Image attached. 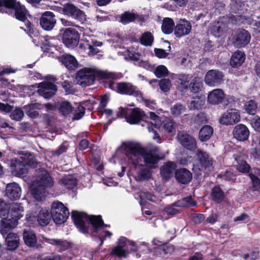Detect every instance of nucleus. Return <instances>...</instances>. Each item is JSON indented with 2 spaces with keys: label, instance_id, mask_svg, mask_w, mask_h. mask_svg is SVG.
I'll list each match as a JSON object with an SVG mask.
<instances>
[{
  "label": "nucleus",
  "instance_id": "f257e3e1",
  "mask_svg": "<svg viewBox=\"0 0 260 260\" xmlns=\"http://www.w3.org/2000/svg\"><path fill=\"white\" fill-rule=\"evenodd\" d=\"M121 148L128 153L129 162L135 166V179L138 181H143L150 178L151 172L144 166L139 165V161L143 158L148 166L154 167L159 159L156 154L158 148L156 147L153 150L145 151L138 143L134 142L124 143Z\"/></svg>",
  "mask_w": 260,
  "mask_h": 260
},
{
  "label": "nucleus",
  "instance_id": "f03ea898",
  "mask_svg": "<svg viewBox=\"0 0 260 260\" xmlns=\"http://www.w3.org/2000/svg\"><path fill=\"white\" fill-rule=\"evenodd\" d=\"M53 181L50 174L44 170H40L36 179L30 186V192L32 197L38 201H41L47 196L45 188L51 187Z\"/></svg>",
  "mask_w": 260,
  "mask_h": 260
},
{
  "label": "nucleus",
  "instance_id": "7ed1b4c3",
  "mask_svg": "<svg viewBox=\"0 0 260 260\" xmlns=\"http://www.w3.org/2000/svg\"><path fill=\"white\" fill-rule=\"evenodd\" d=\"M111 75L103 72L95 67L84 68L79 70L76 75L77 83L83 87L92 84L96 78L109 79Z\"/></svg>",
  "mask_w": 260,
  "mask_h": 260
},
{
  "label": "nucleus",
  "instance_id": "20e7f679",
  "mask_svg": "<svg viewBox=\"0 0 260 260\" xmlns=\"http://www.w3.org/2000/svg\"><path fill=\"white\" fill-rule=\"evenodd\" d=\"M25 165L34 168L37 167L34 156L28 152L20 154L19 158L12 159L11 165L12 173L20 177L25 176L27 173Z\"/></svg>",
  "mask_w": 260,
  "mask_h": 260
},
{
  "label": "nucleus",
  "instance_id": "39448f33",
  "mask_svg": "<svg viewBox=\"0 0 260 260\" xmlns=\"http://www.w3.org/2000/svg\"><path fill=\"white\" fill-rule=\"evenodd\" d=\"M24 208L21 204L14 203L11 207L9 219H5L1 223L0 232L4 236L9 230L15 228L17 221L23 215Z\"/></svg>",
  "mask_w": 260,
  "mask_h": 260
},
{
  "label": "nucleus",
  "instance_id": "423d86ee",
  "mask_svg": "<svg viewBox=\"0 0 260 260\" xmlns=\"http://www.w3.org/2000/svg\"><path fill=\"white\" fill-rule=\"evenodd\" d=\"M138 248L139 246L136 242L121 237L118 239L117 245L113 249L111 254L118 257H125L132 252L137 251Z\"/></svg>",
  "mask_w": 260,
  "mask_h": 260
},
{
  "label": "nucleus",
  "instance_id": "0eeeda50",
  "mask_svg": "<svg viewBox=\"0 0 260 260\" xmlns=\"http://www.w3.org/2000/svg\"><path fill=\"white\" fill-rule=\"evenodd\" d=\"M118 117L124 116L126 121L132 124L138 123L145 118V114L140 108L128 109L120 107L117 113Z\"/></svg>",
  "mask_w": 260,
  "mask_h": 260
},
{
  "label": "nucleus",
  "instance_id": "6e6552de",
  "mask_svg": "<svg viewBox=\"0 0 260 260\" xmlns=\"http://www.w3.org/2000/svg\"><path fill=\"white\" fill-rule=\"evenodd\" d=\"M45 81L37 84L38 92L45 99H50L52 97L57 91V87L52 82L56 80L54 77L48 75L44 78Z\"/></svg>",
  "mask_w": 260,
  "mask_h": 260
},
{
  "label": "nucleus",
  "instance_id": "1a4fd4ad",
  "mask_svg": "<svg viewBox=\"0 0 260 260\" xmlns=\"http://www.w3.org/2000/svg\"><path fill=\"white\" fill-rule=\"evenodd\" d=\"M52 219L56 224H61L66 221L69 216V211L64 205L58 201L54 202L51 210Z\"/></svg>",
  "mask_w": 260,
  "mask_h": 260
},
{
  "label": "nucleus",
  "instance_id": "9d476101",
  "mask_svg": "<svg viewBox=\"0 0 260 260\" xmlns=\"http://www.w3.org/2000/svg\"><path fill=\"white\" fill-rule=\"evenodd\" d=\"M95 217L99 216H88L83 212L77 211H73L72 214V217L77 228L83 233L88 232L87 225L91 224V220Z\"/></svg>",
  "mask_w": 260,
  "mask_h": 260
},
{
  "label": "nucleus",
  "instance_id": "9b49d317",
  "mask_svg": "<svg viewBox=\"0 0 260 260\" xmlns=\"http://www.w3.org/2000/svg\"><path fill=\"white\" fill-rule=\"evenodd\" d=\"M37 216V221L41 226H46L49 224L51 216L49 210L45 208L38 209V211H30L26 215V219L28 221H33L36 220Z\"/></svg>",
  "mask_w": 260,
  "mask_h": 260
},
{
  "label": "nucleus",
  "instance_id": "f8f14e48",
  "mask_svg": "<svg viewBox=\"0 0 260 260\" xmlns=\"http://www.w3.org/2000/svg\"><path fill=\"white\" fill-rule=\"evenodd\" d=\"M14 8L15 10V16L17 19L24 22L26 18L27 11L25 7L15 0H0V6Z\"/></svg>",
  "mask_w": 260,
  "mask_h": 260
},
{
  "label": "nucleus",
  "instance_id": "ddd939ff",
  "mask_svg": "<svg viewBox=\"0 0 260 260\" xmlns=\"http://www.w3.org/2000/svg\"><path fill=\"white\" fill-rule=\"evenodd\" d=\"M228 19L225 17L218 18L210 26L209 31L216 37L224 36L228 30Z\"/></svg>",
  "mask_w": 260,
  "mask_h": 260
},
{
  "label": "nucleus",
  "instance_id": "4468645a",
  "mask_svg": "<svg viewBox=\"0 0 260 260\" xmlns=\"http://www.w3.org/2000/svg\"><path fill=\"white\" fill-rule=\"evenodd\" d=\"M151 124L154 125L156 128H159L161 125L162 128L168 133H173L175 131L174 123L169 119H165L161 123L159 117L154 112H151L149 113Z\"/></svg>",
  "mask_w": 260,
  "mask_h": 260
},
{
  "label": "nucleus",
  "instance_id": "2eb2a0df",
  "mask_svg": "<svg viewBox=\"0 0 260 260\" xmlns=\"http://www.w3.org/2000/svg\"><path fill=\"white\" fill-rule=\"evenodd\" d=\"M79 35L78 31L72 28H67L63 34L62 41L68 48H73L77 46L79 41Z\"/></svg>",
  "mask_w": 260,
  "mask_h": 260
},
{
  "label": "nucleus",
  "instance_id": "dca6fc26",
  "mask_svg": "<svg viewBox=\"0 0 260 260\" xmlns=\"http://www.w3.org/2000/svg\"><path fill=\"white\" fill-rule=\"evenodd\" d=\"M91 224L95 230L96 233L99 235V238L101 241V244H103V240L106 238H110L111 236V233L105 230V227L107 226V225L104 224L100 216L93 217L91 220Z\"/></svg>",
  "mask_w": 260,
  "mask_h": 260
},
{
  "label": "nucleus",
  "instance_id": "f3484780",
  "mask_svg": "<svg viewBox=\"0 0 260 260\" xmlns=\"http://www.w3.org/2000/svg\"><path fill=\"white\" fill-rule=\"evenodd\" d=\"M241 116L237 109H231L224 113L221 116L219 121L222 124L233 125L240 121Z\"/></svg>",
  "mask_w": 260,
  "mask_h": 260
},
{
  "label": "nucleus",
  "instance_id": "a211bd4d",
  "mask_svg": "<svg viewBox=\"0 0 260 260\" xmlns=\"http://www.w3.org/2000/svg\"><path fill=\"white\" fill-rule=\"evenodd\" d=\"M117 92L121 94L141 97L142 93L138 89L129 83L120 82L116 84Z\"/></svg>",
  "mask_w": 260,
  "mask_h": 260
},
{
  "label": "nucleus",
  "instance_id": "6ab92c4d",
  "mask_svg": "<svg viewBox=\"0 0 260 260\" xmlns=\"http://www.w3.org/2000/svg\"><path fill=\"white\" fill-rule=\"evenodd\" d=\"M223 78L222 72L216 70H211L206 73L204 81L208 86H215L221 83Z\"/></svg>",
  "mask_w": 260,
  "mask_h": 260
},
{
  "label": "nucleus",
  "instance_id": "aec40b11",
  "mask_svg": "<svg viewBox=\"0 0 260 260\" xmlns=\"http://www.w3.org/2000/svg\"><path fill=\"white\" fill-rule=\"evenodd\" d=\"M251 36L248 31L242 29L238 31L233 38V43L237 47L247 45L250 41Z\"/></svg>",
  "mask_w": 260,
  "mask_h": 260
},
{
  "label": "nucleus",
  "instance_id": "412c9836",
  "mask_svg": "<svg viewBox=\"0 0 260 260\" xmlns=\"http://www.w3.org/2000/svg\"><path fill=\"white\" fill-rule=\"evenodd\" d=\"M197 157L198 161L196 164L193 165V169L197 168L201 170L208 168L212 165V158L205 152L198 150L197 152Z\"/></svg>",
  "mask_w": 260,
  "mask_h": 260
},
{
  "label": "nucleus",
  "instance_id": "4be33fe9",
  "mask_svg": "<svg viewBox=\"0 0 260 260\" xmlns=\"http://www.w3.org/2000/svg\"><path fill=\"white\" fill-rule=\"evenodd\" d=\"M190 23L185 19H180L174 28V35L177 38H181L189 34L191 30Z\"/></svg>",
  "mask_w": 260,
  "mask_h": 260
},
{
  "label": "nucleus",
  "instance_id": "5701e85b",
  "mask_svg": "<svg viewBox=\"0 0 260 260\" xmlns=\"http://www.w3.org/2000/svg\"><path fill=\"white\" fill-rule=\"evenodd\" d=\"M40 23L41 27L46 30H51L56 23V19L53 13L51 12H45L40 19Z\"/></svg>",
  "mask_w": 260,
  "mask_h": 260
},
{
  "label": "nucleus",
  "instance_id": "b1692460",
  "mask_svg": "<svg viewBox=\"0 0 260 260\" xmlns=\"http://www.w3.org/2000/svg\"><path fill=\"white\" fill-rule=\"evenodd\" d=\"M178 140L180 144L189 150H193L196 148L197 143L195 139L188 134L180 132L178 134Z\"/></svg>",
  "mask_w": 260,
  "mask_h": 260
},
{
  "label": "nucleus",
  "instance_id": "393cba45",
  "mask_svg": "<svg viewBox=\"0 0 260 260\" xmlns=\"http://www.w3.org/2000/svg\"><path fill=\"white\" fill-rule=\"evenodd\" d=\"M233 135L237 140L245 141L248 139L249 136V131L246 125L239 124L234 128Z\"/></svg>",
  "mask_w": 260,
  "mask_h": 260
},
{
  "label": "nucleus",
  "instance_id": "a878e982",
  "mask_svg": "<svg viewBox=\"0 0 260 260\" xmlns=\"http://www.w3.org/2000/svg\"><path fill=\"white\" fill-rule=\"evenodd\" d=\"M225 98V94L221 89H215L209 92L207 96V102L213 105L221 103Z\"/></svg>",
  "mask_w": 260,
  "mask_h": 260
},
{
  "label": "nucleus",
  "instance_id": "bb28decb",
  "mask_svg": "<svg viewBox=\"0 0 260 260\" xmlns=\"http://www.w3.org/2000/svg\"><path fill=\"white\" fill-rule=\"evenodd\" d=\"M6 194L10 200H18L21 197V189L16 183H9L6 186Z\"/></svg>",
  "mask_w": 260,
  "mask_h": 260
},
{
  "label": "nucleus",
  "instance_id": "cd10ccee",
  "mask_svg": "<svg viewBox=\"0 0 260 260\" xmlns=\"http://www.w3.org/2000/svg\"><path fill=\"white\" fill-rule=\"evenodd\" d=\"M59 60L69 70H74L79 67V62L76 58L70 54H65L59 58Z\"/></svg>",
  "mask_w": 260,
  "mask_h": 260
},
{
  "label": "nucleus",
  "instance_id": "c85d7f7f",
  "mask_svg": "<svg viewBox=\"0 0 260 260\" xmlns=\"http://www.w3.org/2000/svg\"><path fill=\"white\" fill-rule=\"evenodd\" d=\"M42 239L47 243L54 245L60 250H65L71 247V244L69 242L65 240H61L55 239H49L45 238L44 236H42Z\"/></svg>",
  "mask_w": 260,
  "mask_h": 260
},
{
  "label": "nucleus",
  "instance_id": "c756f323",
  "mask_svg": "<svg viewBox=\"0 0 260 260\" xmlns=\"http://www.w3.org/2000/svg\"><path fill=\"white\" fill-rule=\"evenodd\" d=\"M176 169L175 164L172 162H168L161 167L160 174L165 180H168L171 178Z\"/></svg>",
  "mask_w": 260,
  "mask_h": 260
},
{
  "label": "nucleus",
  "instance_id": "7c9ffc66",
  "mask_svg": "<svg viewBox=\"0 0 260 260\" xmlns=\"http://www.w3.org/2000/svg\"><path fill=\"white\" fill-rule=\"evenodd\" d=\"M176 179L182 184L190 182L192 178L191 173L187 170L181 169L177 170L175 174Z\"/></svg>",
  "mask_w": 260,
  "mask_h": 260
},
{
  "label": "nucleus",
  "instance_id": "2f4dec72",
  "mask_svg": "<svg viewBox=\"0 0 260 260\" xmlns=\"http://www.w3.org/2000/svg\"><path fill=\"white\" fill-rule=\"evenodd\" d=\"M245 56L244 52L240 51H236L231 58L230 64L234 68L240 66L244 61Z\"/></svg>",
  "mask_w": 260,
  "mask_h": 260
},
{
  "label": "nucleus",
  "instance_id": "473e14b6",
  "mask_svg": "<svg viewBox=\"0 0 260 260\" xmlns=\"http://www.w3.org/2000/svg\"><path fill=\"white\" fill-rule=\"evenodd\" d=\"M213 133V128L210 125H206L202 127L199 131V139L201 142L209 140Z\"/></svg>",
  "mask_w": 260,
  "mask_h": 260
},
{
  "label": "nucleus",
  "instance_id": "72a5a7b5",
  "mask_svg": "<svg viewBox=\"0 0 260 260\" xmlns=\"http://www.w3.org/2000/svg\"><path fill=\"white\" fill-rule=\"evenodd\" d=\"M19 237L15 233H9L6 238V243L9 250L16 249L19 245Z\"/></svg>",
  "mask_w": 260,
  "mask_h": 260
},
{
  "label": "nucleus",
  "instance_id": "f704fd0d",
  "mask_svg": "<svg viewBox=\"0 0 260 260\" xmlns=\"http://www.w3.org/2000/svg\"><path fill=\"white\" fill-rule=\"evenodd\" d=\"M190 83L188 85V89L190 91L196 93L201 90L203 86V81L201 78L195 77L190 81Z\"/></svg>",
  "mask_w": 260,
  "mask_h": 260
},
{
  "label": "nucleus",
  "instance_id": "c9c22d12",
  "mask_svg": "<svg viewBox=\"0 0 260 260\" xmlns=\"http://www.w3.org/2000/svg\"><path fill=\"white\" fill-rule=\"evenodd\" d=\"M175 23L173 20L170 18H165L162 20L161 30L165 34H171L175 28Z\"/></svg>",
  "mask_w": 260,
  "mask_h": 260
},
{
  "label": "nucleus",
  "instance_id": "e433bc0d",
  "mask_svg": "<svg viewBox=\"0 0 260 260\" xmlns=\"http://www.w3.org/2000/svg\"><path fill=\"white\" fill-rule=\"evenodd\" d=\"M89 104L90 105L87 108L88 110H91L93 108V105L92 103H91L89 101H86L78 106L73 118L74 120H78L82 117L84 114L85 107H87Z\"/></svg>",
  "mask_w": 260,
  "mask_h": 260
},
{
  "label": "nucleus",
  "instance_id": "4c0bfd02",
  "mask_svg": "<svg viewBox=\"0 0 260 260\" xmlns=\"http://www.w3.org/2000/svg\"><path fill=\"white\" fill-rule=\"evenodd\" d=\"M23 240L28 246L34 247L37 244V238L35 233L30 231H24L23 233Z\"/></svg>",
  "mask_w": 260,
  "mask_h": 260
},
{
  "label": "nucleus",
  "instance_id": "58836bf2",
  "mask_svg": "<svg viewBox=\"0 0 260 260\" xmlns=\"http://www.w3.org/2000/svg\"><path fill=\"white\" fill-rule=\"evenodd\" d=\"M42 105L38 103H35L33 104L28 105L25 107V108L27 110V115L29 117L34 118L37 117L39 115V113L36 110L40 109L42 108Z\"/></svg>",
  "mask_w": 260,
  "mask_h": 260
},
{
  "label": "nucleus",
  "instance_id": "ea45409f",
  "mask_svg": "<svg viewBox=\"0 0 260 260\" xmlns=\"http://www.w3.org/2000/svg\"><path fill=\"white\" fill-rule=\"evenodd\" d=\"M205 99L203 96H196L194 98L189 105L190 109H199L205 104Z\"/></svg>",
  "mask_w": 260,
  "mask_h": 260
},
{
  "label": "nucleus",
  "instance_id": "a19ab883",
  "mask_svg": "<svg viewBox=\"0 0 260 260\" xmlns=\"http://www.w3.org/2000/svg\"><path fill=\"white\" fill-rule=\"evenodd\" d=\"M196 203L191 197L184 198L182 200L179 201L174 204L176 207H184L196 206Z\"/></svg>",
  "mask_w": 260,
  "mask_h": 260
},
{
  "label": "nucleus",
  "instance_id": "79ce46f5",
  "mask_svg": "<svg viewBox=\"0 0 260 260\" xmlns=\"http://www.w3.org/2000/svg\"><path fill=\"white\" fill-rule=\"evenodd\" d=\"M55 40L53 38H50L48 37H45L42 38L41 41L43 42V45L41 46L42 50L44 52H48L54 48V44L53 42Z\"/></svg>",
  "mask_w": 260,
  "mask_h": 260
},
{
  "label": "nucleus",
  "instance_id": "37998d69",
  "mask_svg": "<svg viewBox=\"0 0 260 260\" xmlns=\"http://www.w3.org/2000/svg\"><path fill=\"white\" fill-rule=\"evenodd\" d=\"M59 110L62 115L67 116L72 113L73 108L69 102L64 101L61 103Z\"/></svg>",
  "mask_w": 260,
  "mask_h": 260
},
{
  "label": "nucleus",
  "instance_id": "c03bdc74",
  "mask_svg": "<svg viewBox=\"0 0 260 260\" xmlns=\"http://www.w3.org/2000/svg\"><path fill=\"white\" fill-rule=\"evenodd\" d=\"M61 184L68 188H72L76 186V180L73 176L68 175L61 180Z\"/></svg>",
  "mask_w": 260,
  "mask_h": 260
},
{
  "label": "nucleus",
  "instance_id": "a18cd8bd",
  "mask_svg": "<svg viewBox=\"0 0 260 260\" xmlns=\"http://www.w3.org/2000/svg\"><path fill=\"white\" fill-rule=\"evenodd\" d=\"M211 197L217 202L221 201L224 198V193L219 187L216 186L212 190Z\"/></svg>",
  "mask_w": 260,
  "mask_h": 260
},
{
  "label": "nucleus",
  "instance_id": "49530a36",
  "mask_svg": "<svg viewBox=\"0 0 260 260\" xmlns=\"http://www.w3.org/2000/svg\"><path fill=\"white\" fill-rule=\"evenodd\" d=\"M257 109V106L254 101L250 100L245 103L244 109L246 112L251 115L255 114Z\"/></svg>",
  "mask_w": 260,
  "mask_h": 260
},
{
  "label": "nucleus",
  "instance_id": "de8ad7c7",
  "mask_svg": "<svg viewBox=\"0 0 260 260\" xmlns=\"http://www.w3.org/2000/svg\"><path fill=\"white\" fill-rule=\"evenodd\" d=\"M142 45L145 46H151L153 42V37L149 32L144 33L140 40Z\"/></svg>",
  "mask_w": 260,
  "mask_h": 260
},
{
  "label": "nucleus",
  "instance_id": "09e8293b",
  "mask_svg": "<svg viewBox=\"0 0 260 260\" xmlns=\"http://www.w3.org/2000/svg\"><path fill=\"white\" fill-rule=\"evenodd\" d=\"M191 77L189 75H180L178 77L180 81L181 88L187 90L188 89L189 82L190 81Z\"/></svg>",
  "mask_w": 260,
  "mask_h": 260
},
{
  "label": "nucleus",
  "instance_id": "8fccbe9b",
  "mask_svg": "<svg viewBox=\"0 0 260 260\" xmlns=\"http://www.w3.org/2000/svg\"><path fill=\"white\" fill-rule=\"evenodd\" d=\"M77 9L78 8H77L74 5L70 4H68L63 6L62 9V11L64 15L73 17Z\"/></svg>",
  "mask_w": 260,
  "mask_h": 260
},
{
  "label": "nucleus",
  "instance_id": "3c124183",
  "mask_svg": "<svg viewBox=\"0 0 260 260\" xmlns=\"http://www.w3.org/2000/svg\"><path fill=\"white\" fill-rule=\"evenodd\" d=\"M135 18L136 15L134 13L126 12L121 15L120 21L123 24H126L133 21Z\"/></svg>",
  "mask_w": 260,
  "mask_h": 260
},
{
  "label": "nucleus",
  "instance_id": "603ef678",
  "mask_svg": "<svg viewBox=\"0 0 260 260\" xmlns=\"http://www.w3.org/2000/svg\"><path fill=\"white\" fill-rule=\"evenodd\" d=\"M8 214V206L1 199H0V217L3 219L2 223L3 222L4 220L9 219V215L6 218Z\"/></svg>",
  "mask_w": 260,
  "mask_h": 260
},
{
  "label": "nucleus",
  "instance_id": "864d4df0",
  "mask_svg": "<svg viewBox=\"0 0 260 260\" xmlns=\"http://www.w3.org/2000/svg\"><path fill=\"white\" fill-rule=\"evenodd\" d=\"M8 214V206L1 199H0V217L3 219L2 223L3 222L4 220L9 219V215L6 218Z\"/></svg>",
  "mask_w": 260,
  "mask_h": 260
},
{
  "label": "nucleus",
  "instance_id": "5fc2aeb1",
  "mask_svg": "<svg viewBox=\"0 0 260 260\" xmlns=\"http://www.w3.org/2000/svg\"><path fill=\"white\" fill-rule=\"evenodd\" d=\"M168 73L167 68L164 65L158 66L154 71V74L157 78L165 77L168 75Z\"/></svg>",
  "mask_w": 260,
  "mask_h": 260
},
{
  "label": "nucleus",
  "instance_id": "6e6d98bb",
  "mask_svg": "<svg viewBox=\"0 0 260 260\" xmlns=\"http://www.w3.org/2000/svg\"><path fill=\"white\" fill-rule=\"evenodd\" d=\"M102 45V42L92 40V45L89 49V52H88V55L89 56H93L98 54L100 52V50L97 47H100Z\"/></svg>",
  "mask_w": 260,
  "mask_h": 260
},
{
  "label": "nucleus",
  "instance_id": "4d7b16f0",
  "mask_svg": "<svg viewBox=\"0 0 260 260\" xmlns=\"http://www.w3.org/2000/svg\"><path fill=\"white\" fill-rule=\"evenodd\" d=\"M237 162V169L239 172L242 173H247L249 170V166L246 162L245 161L241 159L240 158L236 159Z\"/></svg>",
  "mask_w": 260,
  "mask_h": 260
},
{
  "label": "nucleus",
  "instance_id": "13d9d810",
  "mask_svg": "<svg viewBox=\"0 0 260 260\" xmlns=\"http://www.w3.org/2000/svg\"><path fill=\"white\" fill-rule=\"evenodd\" d=\"M139 197L141 198V201L140 202L141 205H144L145 202L144 200L145 199H147L148 200L152 202L155 201V197L148 192H140Z\"/></svg>",
  "mask_w": 260,
  "mask_h": 260
},
{
  "label": "nucleus",
  "instance_id": "bf43d9fd",
  "mask_svg": "<svg viewBox=\"0 0 260 260\" xmlns=\"http://www.w3.org/2000/svg\"><path fill=\"white\" fill-rule=\"evenodd\" d=\"M159 85L160 89L166 92L170 89L172 84L170 80L164 79L160 80Z\"/></svg>",
  "mask_w": 260,
  "mask_h": 260
},
{
  "label": "nucleus",
  "instance_id": "052dcab7",
  "mask_svg": "<svg viewBox=\"0 0 260 260\" xmlns=\"http://www.w3.org/2000/svg\"><path fill=\"white\" fill-rule=\"evenodd\" d=\"M185 109L180 104L175 105L171 109V112L174 116H179L185 112Z\"/></svg>",
  "mask_w": 260,
  "mask_h": 260
},
{
  "label": "nucleus",
  "instance_id": "680f3d73",
  "mask_svg": "<svg viewBox=\"0 0 260 260\" xmlns=\"http://www.w3.org/2000/svg\"><path fill=\"white\" fill-rule=\"evenodd\" d=\"M24 116L23 111L20 109H16L11 114V117L12 119L19 121L21 120Z\"/></svg>",
  "mask_w": 260,
  "mask_h": 260
},
{
  "label": "nucleus",
  "instance_id": "e2e57ef3",
  "mask_svg": "<svg viewBox=\"0 0 260 260\" xmlns=\"http://www.w3.org/2000/svg\"><path fill=\"white\" fill-rule=\"evenodd\" d=\"M123 53L126 59L138 60L140 57L139 53L133 52L129 50L125 51Z\"/></svg>",
  "mask_w": 260,
  "mask_h": 260
},
{
  "label": "nucleus",
  "instance_id": "0e129e2a",
  "mask_svg": "<svg viewBox=\"0 0 260 260\" xmlns=\"http://www.w3.org/2000/svg\"><path fill=\"white\" fill-rule=\"evenodd\" d=\"M73 17L78 20L81 23H84L86 20V16L85 14L83 11L79 9H77Z\"/></svg>",
  "mask_w": 260,
  "mask_h": 260
},
{
  "label": "nucleus",
  "instance_id": "69168bd1",
  "mask_svg": "<svg viewBox=\"0 0 260 260\" xmlns=\"http://www.w3.org/2000/svg\"><path fill=\"white\" fill-rule=\"evenodd\" d=\"M178 212V210L177 209L172 206H169L165 208L162 211L161 214L162 217H164L166 215L167 216L174 215L176 214Z\"/></svg>",
  "mask_w": 260,
  "mask_h": 260
},
{
  "label": "nucleus",
  "instance_id": "338daca9",
  "mask_svg": "<svg viewBox=\"0 0 260 260\" xmlns=\"http://www.w3.org/2000/svg\"><path fill=\"white\" fill-rule=\"evenodd\" d=\"M251 126L257 132H260V117L255 116L253 117L250 122Z\"/></svg>",
  "mask_w": 260,
  "mask_h": 260
},
{
  "label": "nucleus",
  "instance_id": "774afa93",
  "mask_svg": "<svg viewBox=\"0 0 260 260\" xmlns=\"http://www.w3.org/2000/svg\"><path fill=\"white\" fill-rule=\"evenodd\" d=\"M257 172H255L256 174H259L260 170H256ZM250 177L252 182L253 185L255 187H259L260 186V174H258V176H255L253 174L250 175Z\"/></svg>",
  "mask_w": 260,
  "mask_h": 260
}]
</instances>
